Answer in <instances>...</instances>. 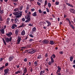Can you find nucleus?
I'll use <instances>...</instances> for the list:
<instances>
[{"instance_id":"nucleus-17","label":"nucleus","mask_w":75,"mask_h":75,"mask_svg":"<svg viewBox=\"0 0 75 75\" xmlns=\"http://www.w3.org/2000/svg\"><path fill=\"white\" fill-rule=\"evenodd\" d=\"M50 44H51V45H54V44L55 43V42H54L52 41H50Z\"/></svg>"},{"instance_id":"nucleus-29","label":"nucleus","mask_w":75,"mask_h":75,"mask_svg":"<svg viewBox=\"0 0 75 75\" xmlns=\"http://www.w3.org/2000/svg\"><path fill=\"white\" fill-rule=\"evenodd\" d=\"M23 6H21L19 8V9H20V10H22V9H23Z\"/></svg>"},{"instance_id":"nucleus-42","label":"nucleus","mask_w":75,"mask_h":75,"mask_svg":"<svg viewBox=\"0 0 75 75\" xmlns=\"http://www.w3.org/2000/svg\"><path fill=\"white\" fill-rule=\"evenodd\" d=\"M31 11H35V9L34 8H32L31 9Z\"/></svg>"},{"instance_id":"nucleus-1","label":"nucleus","mask_w":75,"mask_h":75,"mask_svg":"<svg viewBox=\"0 0 75 75\" xmlns=\"http://www.w3.org/2000/svg\"><path fill=\"white\" fill-rule=\"evenodd\" d=\"M22 12L21 11L18 13V12H14L13 13V14L15 16H16V18L14 19L15 23L17 24L18 23V18H20L22 16Z\"/></svg>"},{"instance_id":"nucleus-64","label":"nucleus","mask_w":75,"mask_h":75,"mask_svg":"<svg viewBox=\"0 0 75 75\" xmlns=\"http://www.w3.org/2000/svg\"><path fill=\"white\" fill-rule=\"evenodd\" d=\"M73 63V64H75V60H74Z\"/></svg>"},{"instance_id":"nucleus-48","label":"nucleus","mask_w":75,"mask_h":75,"mask_svg":"<svg viewBox=\"0 0 75 75\" xmlns=\"http://www.w3.org/2000/svg\"><path fill=\"white\" fill-rule=\"evenodd\" d=\"M58 72H60V70L58 69L57 71L56 72V74H58Z\"/></svg>"},{"instance_id":"nucleus-49","label":"nucleus","mask_w":75,"mask_h":75,"mask_svg":"<svg viewBox=\"0 0 75 75\" xmlns=\"http://www.w3.org/2000/svg\"><path fill=\"white\" fill-rule=\"evenodd\" d=\"M13 26L16 27H17V25H16V24H13Z\"/></svg>"},{"instance_id":"nucleus-62","label":"nucleus","mask_w":75,"mask_h":75,"mask_svg":"<svg viewBox=\"0 0 75 75\" xmlns=\"http://www.w3.org/2000/svg\"><path fill=\"white\" fill-rule=\"evenodd\" d=\"M16 9H17V11H20V9L18 8H16Z\"/></svg>"},{"instance_id":"nucleus-39","label":"nucleus","mask_w":75,"mask_h":75,"mask_svg":"<svg viewBox=\"0 0 75 75\" xmlns=\"http://www.w3.org/2000/svg\"><path fill=\"white\" fill-rule=\"evenodd\" d=\"M37 4L38 5V6H40V5H41V4L38 2H37Z\"/></svg>"},{"instance_id":"nucleus-63","label":"nucleus","mask_w":75,"mask_h":75,"mask_svg":"<svg viewBox=\"0 0 75 75\" xmlns=\"http://www.w3.org/2000/svg\"><path fill=\"white\" fill-rule=\"evenodd\" d=\"M13 4L15 6H16V5H17V4L16 3L14 2H13Z\"/></svg>"},{"instance_id":"nucleus-4","label":"nucleus","mask_w":75,"mask_h":75,"mask_svg":"<svg viewBox=\"0 0 75 75\" xmlns=\"http://www.w3.org/2000/svg\"><path fill=\"white\" fill-rule=\"evenodd\" d=\"M9 71V69H8V68H7V69H5L4 70V75H6V74H7V73H8V71Z\"/></svg>"},{"instance_id":"nucleus-60","label":"nucleus","mask_w":75,"mask_h":75,"mask_svg":"<svg viewBox=\"0 0 75 75\" xmlns=\"http://www.w3.org/2000/svg\"><path fill=\"white\" fill-rule=\"evenodd\" d=\"M7 21H10V18H7Z\"/></svg>"},{"instance_id":"nucleus-25","label":"nucleus","mask_w":75,"mask_h":75,"mask_svg":"<svg viewBox=\"0 0 75 75\" xmlns=\"http://www.w3.org/2000/svg\"><path fill=\"white\" fill-rule=\"evenodd\" d=\"M26 47V48H31V46L30 45H27Z\"/></svg>"},{"instance_id":"nucleus-28","label":"nucleus","mask_w":75,"mask_h":75,"mask_svg":"<svg viewBox=\"0 0 75 75\" xmlns=\"http://www.w3.org/2000/svg\"><path fill=\"white\" fill-rule=\"evenodd\" d=\"M47 1L45 0V5L44 6H47Z\"/></svg>"},{"instance_id":"nucleus-13","label":"nucleus","mask_w":75,"mask_h":75,"mask_svg":"<svg viewBox=\"0 0 75 75\" xmlns=\"http://www.w3.org/2000/svg\"><path fill=\"white\" fill-rule=\"evenodd\" d=\"M18 32H19V30L18 29L16 30L15 31V34L16 35H18Z\"/></svg>"},{"instance_id":"nucleus-6","label":"nucleus","mask_w":75,"mask_h":75,"mask_svg":"<svg viewBox=\"0 0 75 75\" xmlns=\"http://www.w3.org/2000/svg\"><path fill=\"white\" fill-rule=\"evenodd\" d=\"M42 42L43 43V44H48V43H49V41L47 40H44Z\"/></svg>"},{"instance_id":"nucleus-8","label":"nucleus","mask_w":75,"mask_h":75,"mask_svg":"<svg viewBox=\"0 0 75 75\" xmlns=\"http://www.w3.org/2000/svg\"><path fill=\"white\" fill-rule=\"evenodd\" d=\"M70 11L71 13H73V14H75V10L74 9H70Z\"/></svg>"},{"instance_id":"nucleus-19","label":"nucleus","mask_w":75,"mask_h":75,"mask_svg":"<svg viewBox=\"0 0 75 75\" xmlns=\"http://www.w3.org/2000/svg\"><path fill=\"white\" fill-rule=\"evenodd\" d=\"M32 31L33 32H35V31H36V28L35 27H34L33 28Z\"/></svg>"},{"instance_id":"nucleus-21","label":"nucleus","mask_w":75,"mask_h":75,"mask_svg":"<svg viewBox=\"0 0 75 75\" xmlns=\"http://www.w3.org/2000/svg\"><path fill=\"white\" fill-rule=\"evenodd\" d=\"M70 61H72L73 59H74V57L72 56H71L70 57Z\"/></svg>"},{"instance_id":"nucleus-15","label":"nucleus","mask_w":75,"mask_h":75,"mask_svg":"<svg viewBox=\"0 0 75 75\" xmlns=\"http://www.w3.org/2000/svg\"><path fill=\"white\" fill-rule=\"evenodd\" d=\"M0 31H1L2 34H4V30L3 29H2L1 30H0Z\"/></svg>"},{"instance_id":"nucleus-35","label":"nucleus","mask_w":75,"mask_h":75,"mask_svg":"<svg viewBox=\"0 0 75 75\" xmlns=\"http://www.w3.org/2000/svg\"><path fill=\"white\" fill-rule=\"evenodd\" d=\"M52 57H53V58H55V55L54 54H53L52 55Z\"/></svg>"},{"instance_id":"nucleus-38","label":"nucleus","mask_w":75,"mask_h":75,"mask_svg":"<svg viewBox=\"0 0 75 75\" xmlns=\"http://www.w3.org/2000/svg\"><path fill=\"white\" fill-rule=\"evenodd\" d=\"M12 38V37H10L9 38V40L10 41H11Z\"/></svg>"},{"instance_id":"nucleus-37","label":"nucleus","mask_w":75,"mask_h":75,"mask_svg":"<svg viewBox=\"0 0 75 75\" xmlns=\"http://www.w3.org/2000/svg\"><path fill=\"white\" fill-rule=\"evenodd\" d=\"M46 9H47V12L49 13V12H50V10H49V9H48V8H47Z\"/></svg>"},{"instance_id":"nucleus-2","label":"nucleus","mask_w":75,"mask_h":75,"mask_svg":"<svg viewBox=\"0 0 75 75\" xmlns=\"http://www.w3.org/2000/svg\"><path fill=\"white\" fill-rule=\"evenodd\" d=\"M31 17H30V16L29 15H28V16H25V18L26 20L25 22V23H28V22H30V21L31 20Z\"/></svg>"},{"instance_id":"nucleus-22","label":"nucleus","mask_w":75,"mask_h":75,"mask_svg":"<svg viewBox=\"0 0 75 75\" xmlns=\"http://www.w3.org/2000/svg\"><path fill=\"white\" fill-rule=\"evenodd\" d=\"M48 6L49 8H50L51 6V4L50 3H48Z\"/></svg>"},{"instance_id":"nucleus-54","label":"nucleus","mask_w":75,"mask_h":75,"mask_svg":"<svg viewBox=\"0 0 75 75\" xmlns=\"http://www.w3.org/2000/svg\"><path fill=\"white\" fill-rule=\"evenodd\" d=\"M21 48H22V49H23V48L24 49H25V48H26V47H21Z\"/></svg>"},{"instance_id":"nucleus-16","label":"nucleus","mask_w":75,"mask_h":75,"mask_svg":"<svg viewBox=\"0 0 75 75\" xmlns=\"http://www.w3.org/2000/svg\"><path fill=\"white\" fill-rule=\"evenodd\" d=\"M22 35H25V31L23 30L21 33Z\"/></svg>"},{"instance_id":"nucleus-45","label":"nucleus","mask_w":75,"mask_h":75,"mask_svg":"<svg viewBox=\"0 0 75 75\" xmlns=\"http://www.w3.org/2000/svg\"><path fill=\"white\" fill-rule=\"evenodd\" d=\"M22 20V21H24L25 20V18H23Z\"/></svg>"},{"instance_id":"nucleus-12","label":"nucleus","mask_w":75,"mask_h":75,"mask_svg":"<svg viewBox=\"0 0 75 75\" xmlns=\"http://www.w3.org/2000/svg\"><path fill=\"white\" fill-rule=\"evenodd\" d=\"M6 35H7V36L10 37H11V35H12V33H11V32H10L8 33H6Z\"/></svg>"},{"instance_id":"nucleus-33","label":"nucleus","mask_w":75,"mask_h":75,"mask_svg":"<svg viewBox=\"0 0 75 75\" xmlns=\"http://www.w3.org/2000/svg\"><path fill=\"white\" fill-rule=\"evenodd\" d=\"M18 73H20V71L19 70L15 72L16 74H18Z\"/></svg>"},{"instance_id":"nucleus-53","label":"nucleus","mask_w":75,"mask_h":75,"mask_svg":"<svg viewBox=\"0 0 75 75\" xmlns=\"http://www.w3.org/2000/svg\"><path fill=\"white\" fill-rule=\"evenodd\" d=\"M18 1V0H13V2H17Z\"/></svg>"},{"instance_id":"nucleus-44","label":"nucleus","mask_w":75,"mask_h":75,"mask_svg":"<svg viewBox=\"0 0 75 75\" xmlns=\"http://www.w3.org/2000/svg\"><path fill=\"white\" fill-rule=\"evenodd\" d=\"M56 5H59V2H56L55 3Z\"/></svg>"},{"instance_id":"nucleus-61","label":"nucleus","mask_w":75,"mask_h":75,"mask_svg":"<svg viewBox=\"0 0 75 75\" xmlns=\"http://www.w3.org/2000/svg\"><path fill=\"white\" fill-rule=\"evenodd\" d=\"M33 69H32V68H31V69H30L31 72H33Z\"/></svg>"},{"instance_id":"nucleus-24","label":"nucleus","mask_w":75,"mask_h":75,"mask_svg":"<svg viewBox=\"0 0 75 75\" xmlns=\"http://www.w3.org/2000/svg\"><path fill=\"white\" fill-rule=\"evenodd\" d=\"M31 51V50H27L25 51H26V52H28L29 54H30V51Z\"/></svg>"},{"instance_id":"nucleus-59","label":"nucleus","mask_w":75,"mask_h":75,"mask_svg":"<svg viewBox=\"0 0 75 75\" xmlns=\"http://www.w3.org/2000/svg\"><path fill=\"white\" fill-rule=\"evenodd\" d=\"M14 11H17V9L16 8V9H14Z\"/></svg>"},{"instance_id":"nucleus-3","label":"nucleus","mask_w":75,"mask_h":75,"mask_svg":"<svg viewBox=\"0 0 75 75\" xmlns=\"http://www.w3.org/2000/svg\"><path fill=\"white\" fill-rule=\"evenodd\" d=\"M50 58L51 59V61H49L48 63H47L48 64H49V65H51V64H52L53 62H54V59L52 58V57H50Z\"/></svg>"},{"instance_id":"nucleus-50","label":"nucleus","mask_w":75,"mask_h":75,"mask_svg":"<svg viewBox=\"0 0 75 75\" xmlns=\"http://www.w3.org/2000/svg\"><path fill=\"white\" fill-rule=\"evenodd\" d=\"M28 65L29 66H31V63L30 62H29Z\"/></svg>"},{"instance_id":"nucleus-51","label":"nucleus","mask_w":75,"mask_h":75,"mask_svg":"<svg viewBox=\"0 0 75 75\" xmlns=\"http://www.w3.org/2000/svg\"><path fill=\"white\" fill-rule=\"evenodd\" d=\"M28 25L30 26V27H32V26H33V24H31V23H30V24H28Z\"/></svg>"},{"instance_id":"nucleus-55","label":"nucleus","mask_w":75,"mask_h":75,"mask_svg":"<svg viewBox=\"0 0 75 75\" xmlns=\"http://www.w3.org/2000/svg\"><path fill=\"white\" fill-rule=\"evenodd\" d=\"M45 56V57H47L48 56V54L47 53L46 54Z\"/></svg>"},{"instance_id":"nucleus-47","label":"nucleus","mask_w":75,"mask_h":75,"mask_svg":"<svg viewBox=\"0 0 75 75\" xmlns=\"http://www.w3.org/2000/svg\"><path fill=\"white\" fill-rule=\"evenodd\" d=\"M5 66L6 67H7V66H8V63H6V64H5Z\"/></svg>"},{"instance_id":"nucleus-11","label":"nucleus","mask_w":75,"mask_h":75,"mask_svg":"<svg viewBox=\"0 0 75 75\" xmlns=\"http://www.w3.org/2000/svg\"><path fill=\"white\" fill-rule=\"evenodd\" d=\"M37 13L36 12H35L32 14V15L33 17H36V16H37Z\"/></svg>"},{"instance_id":"nucleus-18","label":"nucleus","mask_w":75,"mask_h":75,"mask_svg":"<svg viewBox=\"0 0 75 75\" xmlns=\"http://www.w3.org/2000/svg\"><path fill=\"white\" fill-rule=\"evenodd\" d=\"M3 42L4 43V44L5 45H7V43H6V41H5V40H4V38H3L2 39Z\"/></svg>"},{"instance_id":"nucleus-57","label":"nucleus","mask_w":75,"mask_h":75,"mask_svg":"<svg viewBox=\"0 0 75 75\" xmlns=\"http://www.w3.org/2000/svg\"><path fill=\"white\" fill-rule=\"evenodd\" d=\"M66 20H67L68 21H70V20H69V19L68 18H67Z\"/></svg>"},{"instance_id":"nucleus-7","label":"nucleus","mask_w":75,"mask_h":75,"mask_svg":"<svg viewBox=\"0 0 75 75\" xmlns=\"http://www.w3.org/2000/svg\"><path fill=\"white\" fill-rule=\"evenodd\" d=\"M14 58V57L13 56H10L8 59L9 61H12L13 60V59Z\"/></svg>"},{"instance_id":"nucleus-43","label":"nucleus","mask_w":75,"mask_h":75,"mask_svg":"<svg viewBox=\"0 0 75 75\" xmlns=\"http://www.w3.org/2000/svg\"><path fill=\"white\" fill-rule=\"evenodd\" d=\"M24 61L25 62H27V58H25L24 59Z\"/></svg>"},{"instance_id":"nucleus-14","label":"nucleus","mask_w":75,"mask_h":75,"mask_svg":"<svg viewBox=\"0 0 75 75\" xmlns=\"http://www.w3.org/2000/svg\"><path fill=\"white\" fill-rule=\"evenodd\" d=\"M1 10V7L0 6V13L1 14H3L4 13V10L3 9H2V10Z\"/></svg>"},{"instance_id":"nucleus-9","label":"nucleus","mask_w":75,"mask_h":75,"mask_svg":"<svg viewBox=\"0 0 75 75\" xmlns=\"http://www.w3.org/2000/svg\"><path fill=\"white\" fill-rule=\"evenodd\" d=\"M21 40V38L20 37H19L18 38V39L17 40V44H20Z\"/></svg>"},{"instance_id":"nucleus-40","label":"nucleus","mask_w":75,"mask_h":75,"mask_svg":"<svg viewBox=\"0 0 75 75\" xmlns=\"http://www.w3.org/2000/svg\"><path fill=\"white\" fill-rule=\"evenodd\" d=\"M11 28L12 29H15V27L14 26H13H13H12L11 27Z\"/></svg>"},{"instance_id":"nucleus-10","label":"nucleus","mask_w":75,"mask_h":75,"mask_svg":"<svg viewBox=\"0 0 75 75\" xmlns=\"http://www.w3.org/2000/svg\"><path fill=\"white\" fill-rule=\"evenodd\" d=\"M36 52V51L35 50H32L31 51H30V54H34L35 52Z\"/></svg>"},{"instance_id":"nucleus-26","label":"nucleus","mask_w":75,"mask_h":75,"mask_svg":"<svg viewBox=\"0 0 75 75\" xmlns=\"http://www.w3.org/2000/svg\"><path fill=\"white\" fill-rule=\"evenodd\" d=\"M25 26V24L24 23H23L22 25H21V27H22V28L23 27H24Z\"/></svg>"},{"instance_id":"nucleus-34","label":"nucleus","mask_w":75,"mask_h":75,"mask_svg":"<svg viewBox=\"0 0 75 75\" xmlns=\"http://www.w3.org/2000/svg\"><path fill=\"white\" fill-rule=\"evenodd\" d=\"M47 27H49V26H50V25H51V23L50 22L49 23H48Z\"/></svg>"},{"instance_id":"nucleus-23","label":"nucleus","mask_w":75,"mask_h":75,"mask_svg":"<svg viewBox=\"0 0 75 75\" xmlns=\"http://www.w3.org/2000/svg\"><path fill=\"white\" fill-rule=\"evenodd\" d=\"M44 71H41V72L40 73V75H43V73H44Z\"/></svg>"},{"instance_id":"nucleus-5","label":"nucleus","mask_w":75,"mask_h":75,"mask_svg":"<svg viewBox=\"0 0 75 75\" xmlns=\"http://www.w3.org/2000/svg\"><path fill=\"white\" fill-rule=\"evenodd\" d=\"M5 40L6 42L7 43H8L10 41V40H9V38H5Z\"/></svg>"},{"instance_id":"nucleus-52","label":"nucleus","mask_w":75,"mask_h":75,"mask_svg":"<svg viewBox=\"0 0 75 75\" xmlns=\"http://www.w3.org/2000/svg\"><path fill=\"white\" fill-rule=\"evenodd\" d=\"M30 36L32 38H33V37H34V36L32 35H30Z\"/></svg>"},{"instance_id":"nucleus-27","label":"nucleus","mask_w":75,"mask_h":75,"mask_svg":"<svg viewBox=\"0 0 75 75\" xmlns=\"http://www.w3.org/2000/svg\"><path fill=\"white\" fill-rule=\"evenodd\" d=\"M4 68V66H3L2 67H1L0 68V71H1V70H3V68Z\"/></svg>"},{"instance_id":"nucleus-36","label":"nucleus","mask_w":75,"mask_h":75,"mask_svg":"<svg viewBox=\"0 0 75 75\" xmlns=\"http://www.w3.org/2000/svg\"><path fill=\"white\" fill-rule=\"evenodd\" d=\"M24 71L25 72H27V68H26L25 67L24 69Z\"/></svg>"},{"instance_id":"nucleus-20","label":"nucleus","mask_w":75,"mask_h":75,"mask_svg":"<svg viewBox=\"0 0 75 75\" xmlns=\"http://www.w3.org/2000/svg\"><path fill=\"white\" fill-rule=\"evenodd\" d=\"M67 5H68L69 6H70V7H74L73 5L69 3H67Z\"/></svg>"},{"instance_id":"nucleus-31","label":"nucleus","mask_w":75,"mask_h":75,"mask_svg":"<svg viewBox=\"0 0 75 75\" xmlns=\"http://www.w3.org/2000/svg\"><path fill=\"white\" fill-rule=\"evenodd\" d=\"M41 58V56L39 55L38 57V59H40Z\"/></svg>"},{"instance_id":"nucleus-56","label":"nucleus","mask_w":75,"mask_h":75,"mask_svg":"<svg viewBox=\"0 0 75 75\" xmlns=\"http://www.w3.org/2000/svg\"><path fill=\"white\" fill-rule=\"evenodd\" d=\"M6 23H7V24H9V21H7Z\"/></svg>"},{"instance_id":"nucleus-32","label":"nucleus","mask_w":75,"mask_h":75,"mask_svg":"<svg viewBox=\"0 0 75 75\" xmlns=\"http://www.w3.org/2000/svg\"><path fill=\"white\" fill-rule=\"evenodd\" d=\"M0 21H3V19L1 16H0Z\"/></svg>"},{"instance_id":"nucleus-46","label":"nucleus","mask_w":75,"mask_h":75,"mask_svg":"<svg viewBox=\"0 0 75 75\" xmlns=\"http://www.w3.org/2000/svg\"><path fill=\"white\" fill-rule=\"evenodd\" d=\"M34 64L35 65H37V61H35V62H34Z\"/></svg>"},{"instance_id":"nucleus-58","label":"nucleus","mask_w":75,"mask_h":75,"mask_svg":"<svg viewBox=\"0 0 75 75\" xmlns=\"http://www.w3.org/2000/svg\"><path fill=\"white\" fill-rule=\"evenodd\" d=\"M46 23H47V24H48V23L50 22V21H46Z\"/></svg>"},{"instance_id":"nucleus-41","label":"nucleus","mask_w":75,"mask_h":75,"mask_svg":"<svg viewBox=\"0 0 75 75\" xmlns=\"http://www.w3.org/2000/svg\"><path fill=\"white\" fill-rule=\"evenodd\" d=\"M39 12L40 13H42V11L41 9H39Z\"/></svg>"},{"instance_id":"nucleus-30","label":"nucleus","mask_w":75,"mask_h":75,"mask_svg":"<svg viewBox=\"0 0 75 75\" xmlns=\"http://www.w3.org/2000/svg\"><path fill=\"white\" fill-rule=\"evenodd\" d=\"M70 26L72 28L73 30H74V29H75V28L74 27V25H70Z\"/></svg>"}]
</instances>
